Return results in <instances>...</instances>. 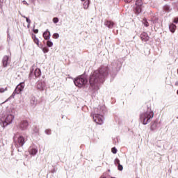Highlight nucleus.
Returning <instances> with one entry per match:
<instances>
[{
	"label": "nucleus",
	"instance_id": "1",
	"mask_svg": "<svg viewBox=\"0 0 178 178\" xmlns=\"http://www.w3.org/2000/svg\"><path fill=\"white\" fill-rule=\"evenodd\" d=\"M108 72L109 68L108 67H101L99 70L95 71L89 79L91 88L96 91L99 90V84L104 83V79L108 76Z\"/></svg>",
	"mask_w": 178,
	"mask_h": 178
},
{
	"label": "nucleus",
	"instance_id": "2",
	"mask_svg": "<svg viewBox=\"0 0 178 178\" xmlns=\"http://www.w3.org/2000/svg\"><path fill=\"white\" fill-rule=\"evenodd\" d=\"M152 118H154V111L151 110H148L146 113H143L140 115V119L143 124H148Z\"/></svg>",
	"mask_w": 178,
	"mask_h": 178
},
{
	"label": "nucleus",
	"instance_id": "3",
	"mask_svg": "<svg viewBox=\"0 0 178 178\" xmlns=\"http://www.w3.org/2000/svg\"><path fill=\"white\" fill-rule=\"evenodd\" d=\"M143 0H136L135 6L134 8V12L136 15H140L143 10Z\"/></svg>",
	"mask_w": 178,
	"mask_h": 178
},
{
	"label": "nucleus",
	"instance_id": "4",
	"mask_svg": "<svg viewBox=\"0 0 178 178\" xmlns=\"http://www.w3.org/2000/svg\"><path fill=\"white\" fill-rule=\"evenodd\" d=\"M13 119H15V116H13V115H8L4 121L3 119L0 120V124L2 127H5L6 126H8V124H10V123L13 122Z\"/></svg>",
	"mask_w": 178,
	"mask_h": 178
},
{
	"label": "nucleus",
	"instance_id": "5",
	"mask_svg": "<svg viewBox=\"0 0 178 178\" xmlns=\"http://www.w3.org/2000/svg\"><path fill=\"white\" fill-rule=\"evenodd\" d=\"M74 83L76 87H79V88H81L83 86H86L87 84V79L86 78H76L74 81Z\"/></svg>",
	"mask_w": 178,
	"mask_h": 178
},
{
	"label": "nucleus",
	"instance_id": "6",
	"mask_svg": "<svg viewBox=\"0 0 178 178\" xmlns=\"http://www.w3.org/2000/svg\"><path fill=\"white\" fill-rule=\"evenodd\" d=\"M93 120L97 124H102L104 123V116L99 114H95L93 115Z\"/></svg>",
	"mask_w": 178,
	"mask_h": 178
},
{
	"label": "nucleus",
	"instance_id": "7",
	"mask_svg": "<svg viewBox=\"0 0 178 178\" xmlns=\"http://www.w3.org/2000/svg\"><path fill=\"white\" fill-rule=\"evenodd\" d=\"M25 84L24 82L20 83L16 87L14 92L13 93V95H15V94H20L21 91H23L24 90Z\"/></svg>",
	"mask_w": 178,
	"mask_h": 178
},
{
	"label": "nucleus",
	"instance_id": "8",
	"mask_svg": "<svg viewBox=\"0 0 178 178\" xmlns=\"http://www.w3.org/2000/svg\"><path fill=\"white\" fill-rule=\"evenodd\" d=\"M18 127L21 129V130H27L29 127V121L26 120H22L18 124Z\"/></svg>",
	"mask_w": 178,
	"mask_h": 178
},
{
	"label": "nucleus",
	"instance_id": "9",
	"mask_svg": "<svg viewBox=\"0 0 178 178\" xmlns=\"http://www.w3.org/2000/svg\"><path fill=\"white\" fill-rule=\"evenodd\" d=\"M104 26H106L108 29H113V26H115V22L113 21L106 19L104 22Z\"/></svg>",
	"mask_w": 178,
	"mask_h": 178
},
{
	"label": "nucleus",
	"instance_id": "10",
	"mask_svg": "<svg viewBox=\"0 0 178 178\" xmlns=\"http://www.w3.org/2000/svg\"><path fill=\"white\" fill-rule=\"evenodd\" d=\"M140 39L144 42H147V41H148L149 40V36H148L147 33L143 32L140 35Z\"/></svg>",
	"mask_w": 178,
	"mask_h": 178
},
{
	"label": "nucleus",
	"instance_id": "11",
	"mask_svg": "<svg viewBox=\"0 0 178 178\" xmlns=\"http://www.w3.org/2000/svg\"><path fill=\"white\" fill-rule=\"evenodd\" d=\"M24 143H26L24 137H23L22 136H20L17 138V143L19 144V145H17V147H23V145H24Z\"/></svg>",
	"mask_w": 178,
	"mask_h": 178
},
{
	"label": "nucleus",
	"instance_id": "12",
	"mask_svg": "<svg viewBox=\"0 0 178 178\" xmlns=\"http://www.w3.org/2000/svg\"><path fill=\"white\" fill-rule=\"evenodd\" d=\"M8 63H9V56H4L3 58V67H6L8 66Z\"/></svg>",
	"mask_w": 178,
	"mask_h": 178
},
{
	"label": "nucleus",
	"instance_id": "13",
	"mask_svg": "<svg viewBox=\"0 0 178 178\" xmlns=\"http://www.w3.org/2000/svg\"><path fill=\"white\" fill-rule=\"evenodd\" d=\"M43 38L44 40H49L51 38V32L47 30L44 33H43Z\"/></svg>",
	"mask_w": 178,
	"mask_h": 178
},
{
	"label": "nucleus",
	"instance_id": "14",
	"mask_svg": "<svg viewBox=\"0 0 178 178\" xmlns=\"http://www.w3.org/2000/svg\"><path fill=\"white\" fill-rule=\"evenodd\" d=\"M44 87H45V85L44 83H42V82L38 83L37 88H38V90H40V91H42V90H44Z\"/></svg>",
	"mask_w": 178,
	"mask_h": 178
},
{
	"label": "nucleus",
	"instance_id": "15",
	"mask_svg": "<svg viewBox=\"0 0 178 178\" xmlns=\"http://www.w3.org/2000/svg\"><path fill=\"white\" fill-rule=\"evenodd\" d=\"M156 127H158V123H156V122L151 123L150 130H152V131H154V130H156Z\"/></svg>",
	"mask_w": 178,
	"mask_h": 178
},
{
	"label": "nucleus",
	"instance_id": "16",
	"mask_svg": "<svg viewBox=\"0 0 178 178\" xmlns=\"http://www.w3.org/2000/svg\"><path fill=\"white\" fill-rule=\"evenodd\" d=\"M37 152H38V149H37L36 148H31L29 149L30 155H36Z\"/></svg>",
	"mask_w": 178,
	"mask_h": 178
},
{
	"label": "nucleus",
	"instance_id": "17",
	"mask_svg": "<svg viewBox=\"0 0 178 178\" xmlns=\"http://www.w3.org/2000/svg\"><path fill=\"white\" fill-rule=\"evenodd\" d=\"M176 25L174 24H171L169 26V29H170V31H171V33H175V31H176Z\"/></svg>",
	"mask_w": 178,
	"mask_h": 178
},
{
	"label": "nucleus",
	"instance_id": "18",
	"mask_svg": "<svg viewBox=\"0 0 178 178\" xmlns=\"http://www.w3.org/2000/svg\"><path fill=\"white\" fill-rule=\"evenodd\" d=\"M34 74L35 77H40L41 76V70L37 68L34 72Z\"/></svg>",
	"mask_w": 178,
	"mask_h": 178
},
{
	"label": "nucleus",
	"instance_id": "19",
	"mask_svg": "<svg viewBox=\"0 0 178 178\" xmlns=\"http://www.w3.org/2000/svg\"><path fill=\"white\" fill-rule=\"evenodd\" d=\"M32 38L35 44H36L38 46L40 45V40H38V38H37V36H35V35H33Z\"/></svg>",
	"mask_w": 178,
	"mask_h": 178
},
{
	"label": "nucleus",
	"instance_id": "20",
	"mask_svg": "<svg viewBox=\"0 0 178 178\" xmlns=\"http://www.w3.org/2000/svg\"><path fill=\"white\" fill-rule=\"evenodd\" d=\"M88 6H90V0H87L83 3L84 9H88Z\"/></svg>",
	"mask_w": 178,
	"mask_h": 178
},
{
	"label": "nucleus",
	"instance_id": "21",
	"mask_svg": "<svg viewBox=\"0 0 178 178\" xmlns=\"http://www.w3.org/2000/svg\"><path fill=\"white\" fill-rule=\"evenodd\" d=\"M142 22L145 27H148V26H149V24L148 23V21H147L146 18H144Z\"/></svg>",
	"mask_w": 178,
	"mask_h": 178
},
{
	"label": "nucleus",
	"instance_id": "22",
	"mask_svg": "<svg viewBox=\"0 0 178 178\" xmlns=\"http://www.w3.org/2000/svg\"><path fill=\"white\" fill-rule=\"evenodd\" d=\"M47 47H53L54 43H53L51 40H48V41L47 42Z\"/></svg>",
	"mask_w": 178,
	"mask_h": 178
},
{
	"label": "nucleus",
	"instance_id": "23",
	"mask_svg": "<svg viewBox=\"0 0 178 178\" xmlns=\"http://www.w3.org/2000/svg\"><path fill=\"white\" fill-rule=\"evenodd\" d=\"M53 38H54V40H58V38H59V33H54Z\"/></svg>",
	"mask_w": 178,
	"mask_h": 178
},
{
	"label": "nucleus",
	"instance_id": "24",
	"mask_svg": "<svg viewBox=\"0 0 178 178\" xmlns=\"http://www.w3.org/2000/svg\"><path fill=\"white\" fill-rule=\"evenodd\" d=\"M42 51H43L44 54H47V53L49 52V49H48V47H44L42 49Z\"/></svg>",
	"mask_w": 178,
	"mask_h": 178
},
{
	"label": "nucleus",
	"instance_id": "25",
	"mask_svg": "<svg viewBox=\"0 0 178 178\" xmlns=\"http://www.w3.org/2000/svg\"><path fill=\"white\" fill-rule=\"evenodd\" d=\"M5 91H8V88H0V92H5Z\"/></svg>",
	"mask_w": 178,
	"mask_h": 178
},
{
	"label": "nucleus",
	"instance_id": "26",
	"mask_svg": "<svg viewBox=\"0 0 178 178\" xmlns=\"http://www.w3.org/2000/svg\"><path fill=\"white\" fill-rule=\"evenodd\" d=\"M111 152H113V154H116L118 152V149L115 147H113L111 149Z\"/></svg>",
	"mask_w": 178,
	"mask_h": 178
},
{
	"label": "nucleus",
	"instance_id": "27",
	"mask_svg": "<svg viewBox=\"0 0 178 178\" xmlns=\"http://www.w3.org/2000/svg\"><path fill=\"white\" fill-rule=\"evenodd\" d=\"M118 170H120V171L123 170V165H122L121 164H118Z\"/></svg>",
	"mask_w": 178,
	"mask_h": 178
},
{
	"label": "nucleus",
	"instance_id": "28",
	"mask_svg": "<svg viewBox=\"0 0 178 178\" xmlns=\"http://www.w3.org/2000/svg\"><path fill=\"white\" fill-rule=\"evenodd\" d=\"M58 22H59V19L58 17H54L53 19V22L54 23H58Z\"/></svg>",
	"mask_w": 178,
	"mask_h": 178
},
{
	"label": "nucleus",
	"instance_id": "29",
	"mask_svg": "<svg viewBox=\"0 0 178 178\" xmlns=\"http://www.w3.org/2000/svg\"><path fill=\"white\" fill-rule=\"evenodd\" d=\"M26 21V23L28 24H30L31 23V20H30V19H29L27 17H24Z\"/></svg>",
	"mask_w": 178,
	"mask_h": 178
},
{
	"label": "nucleus",
	"instance_id": "30",
	"mask_svg": "<svg viewBox=\"0 0 178 178\" xmlns=\"http://www.w3.org/2000/svg\"><path fill=\"white\" fill-rule=\"evenodd\" d=\"M115 164L117 163V165H120V160H119L118 159H116L115 160Z\"/></svg>",
	"mask_w": 178,
	"mask_h": 178
},
{
	"label": "nucleus",
	"instance_id": "31",
	"mask_svg": "<svg viewBox=\"0 0 178 178\" xmlns=\"http://www.w3.org/2000/svg\"><path fill=\"white\" fill-rule=\"evenodd\" d=\"M33 131H35V133H38V131H39L38 127H34Z\"/></svg>",
	"mask_w": 178,
	"mask_h": 178
},
{
	"label": "nucleus",
	"instance_id": "32",
	"mask_svg": "<svg viewBox=\"0 0 178 178\" xmlns=\"http://www.w3.org/2000/svg\"><path fill=\"white\" fill-rule=\"evenodd\" d=\"M45 133H46V134H48V135L51 134V129H47L45 131Z\"/></svg>",
	"mask_w": 178,
	"mask_h": 178
},
{
	"label": "nucleus",
	"instance_id": "33",
	"mask_svg": "<svg viewBox=\"0 0 178 178\" xmlns=\"http://www.w3.org/2000/svg\"><path fill=\"white\" fill-rule=\"evenodd\" d=\"M22 3H23L24 5H26V6H29V3H27V1H26V0H24L22 1Z\"/></svg>",
	"mask_w": 178,
	"mask_h": 178
},
{
	"label": "nucleus",
	"instance_id": "34",
	"mask_svg": "<svg viewBox=\"0 0 178 178\" xmlns=\"http://www.w3.org/2000/svg\"><path fill=\"white\" fill-rule=\"evenodd\" d=\"M33 33H35V34H38V29H33Z\"/></svg>",
	"mask_w": 178,
	"mask_h": 178
},
{
	"label": "nucleus",
	"instance_id": "35",
	"mask_svg": "<svg viewBox=\"0 0 178 178\" xmlns=\"http://www.w3.org/2000/svg\"><path fill=\"white\" fill-rule=\"evenodd\" d=\"M174 23H178V17L174 19Z\"/></svg>",
	"mask_w": 178,
	"mask_h": 178
},
{
	"label": "nucleus",
	"instance_id": "36",
	"mask_svg": "<svg viewBox=\"0 0 178 178\" xmlns=\"http://www.w3.org/2000/svg\"><path fill=\"white\" fill-rule=\"evenodd\" d=\"M131 1H133V0H124V2H126L127 3H130V2H131Z\"/></svg>",
	"mask_w": 178,
	"mask_h": 178
},
{
	"label": "nucleus",
	"instance_id": "37",
	"mask_svg": "<svg viewBox=\"0 0 178 178\" xmlns=\"http://www.w3.org/2000/svg\"><path fill=\"white\" fill-rule=\"evenodd\" d=\"M99 178H106L104 175H102Z\"/></svg>",
	"mask_w": 178,
	"mask_h": 178
},
{
	"label": "nucleus",
	"instance_id": "38",
	"mask_svg": "<svg viewBox=\"0 0 178 178\" xmlns=\"http://www.w3.org/2000/svg\"><path fill=\"white\" fill-rule=\"evenodd\" d=\"M165 8L168 10V9H169V7L166 6L165 7Z\"/></svg>",
	"mask_w": 178,
	"mask_h": 178
},
{
	"label": "nucleus",
	"instance_id": "39",
	"mask_svg": "<svg viewBox=\"0 0 178 178\" xmlns=\"http://www.w3.org/2000/svg\"><path fill=\"white\" fill-rule=\"evenodd\" d=\"M81 1H82V2H84V1H86V0H81Z\"/></svg>",
	"mask_w": 178,
	"mask_h": 178
},
{
	"label": "nucleus",
	"instance_id": "40",
	"mask_svg": "<svg viewBox=\"0 0 178 178\" xmlns=\"http://www.w3.org/2000/svg\"><path fill=\"white\" fill-rule=\"evenodd\" d=\"M177 95H178V90H177Z\"/></svg>",
	"mask_w": 178,
	"mask_h": 178
},
{
	"label": "nucleus",
	"instance_id": "41",
	"mask_svg": "<svg viewBox=\"0 0 178 178\" xmlns=\"http://www.w3.org/2000/svg\"><path fill=\"white\" fill-rule=\"evenodd\" d=\"M32 1H35V0H32Z\"/></svg>",
	"mask_w": 178,
	"mask_h": 178
}]
</instances>
